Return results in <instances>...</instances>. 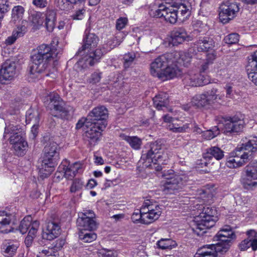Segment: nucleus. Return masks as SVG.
I'll use <instances>...</instances> for the list:
<instances>
[{
  "label": "nucleus",
  "mask_w": 257,
  "mask_h": 257,
  "mask_svg": "<svg viewBox=\"0 0 257 257\" xmlns=\"http://www.w3.org/2000/svg\"><path fill=\"white\" fill-rule=\"evenodd\" d=\"M150 15L153 17L164 18L171 24H175L179 19L181 21L188 18L190 15L189 7L182 3H174L172 5L158 4L154 9L150 11Z\"/></svg>",
  "instance_id": "obj_1"
},
{
  "label": "nucleus",
  "mask_w": 257,
  "mask_h": 257,
  "mask_svg": "<svg viewBox=\"0 0 257 257\" xmlns=\"http://www.w3.org/2000/svg\"><path fill=\"white\" fill-rule=\"evenodd\" d=\"M58 54L56 50L52 49L47 45L39 46L31 56L32 63L30 67V73L37 77L38 74L46 69L49 65L57 61Z\"/></svg>",
  "instance_id": "obj_2"
},
{
  "label": "nucleus",
  "mask_w": 257,
  "mask_h": 257,
  "mask_svg": "<svg viewBox=\"0 0 257 257\" xmlns=\"http://www.w3.org/2000/svg\"><path fill=\"white\" fill-rule=\"evenodd\" d=\"M257 151V138H253L245 144L238 146L232 155L228 158L226 165L230 168L240 167L246 163L253 153Z\"/></svg>",
  "instance_id": "obj_3"
},
{
  "label": "nucleus",
  "mask_w": 257,
  "mask_h": 257,
  "mask_svg": "<svg viewBox=\"0 0 257 257\" xmlns=\"http://www.w3.org/2000/svg\"><path fill=\"white\" fill-rule=\"evenodd\" d=\"M59 149L58 145L55 142L50 143L44 148V156L39 169L41 177H47L54 171L59 159Z\"/></svg>",
  "instance_id": "obj_4"
},
{
  "label": "nucleus",
  "mask_w": 257,
  "mask_h": 257,
  "mask_svg": "<svg viewBox=\"0 0 257 257\" xmlns=\"http://www.w3.org/2000/svg\"><path fill=\"white\" fill-rule=\"evenodd\" d=\"M216 209L212 207H204L199 215L195 217L196 229L205 232V230L213 227L217 220Z\"/></svg>",
  "instance_id": "obj_5"
},
{
  "label": "nucleus",
  "mask_w": 257,
  "mask_h": 257,
  "mask_svg": "<svg viewBox=\"0 0 257 257\" xmlns=\"http://www.w3.org/2000/svg\"><path fill=\"white\" fill-rule=\"evenodd\" d=\"M218 241L219 242L215 244L205 245L199 248L195 253V257H216L218 253L223 254L227 252L231 245V243H229L227 240H225L226 242Z\"/></svg>",
  "instance_id": "obj_6"
},
{
  "label": "nucleus",
  "mask_w": 257,
  "mask_h": 257,
  "mask_svg": "<svg viewBox=\"0 0 257 257\" xmlns=\"http://www.w3.org/2000/svg\"><path fill=\"white\" fill-rule=\"evenodd\" d=\"M150 146V149L143 155V157L155 164H166L169 157L162 144L158 142H155L151 143Z\"/></svg>",
  "instance_id": "obj_7"
},
{
  "label": "nucleus",
  "mask_w": 257,
  "mask_h": 257,
  "mask_svg": "<svg viewBox=\"0 0 257 257\" xmlns=\"http://www.w3.org/2000/svg\"><path fill=\"white\" fill-rule=\"evenodd\" d=\"M240 10L239 4L229 0L223 2L219 7V19L223 24L229 22L236 17Z\"/></svg>",
  "instance_id": "obj_8"
},
{
  "label": "nucleus",
  "mask_w": 257,
  "mask_h": 257,
  "mask_svg": "<svg viewBox=\"0 0 257 257\" xmlns=\"http://www.w3.org/2000/svg\"><path fill=\"white\" fill-rule=\"evenodd\" d=\"M162 212V206L152 200H147L143 204V217L146 224L157 220Z\"/></svg>",
  "instance_id": "obj_9"
},
{
  "label": "nucleus",
  "mask_w": 257,
  "mask_h": 257,
  "mask_svg": "<svg viewBox=\"0 0 257 257\" xmlns=\"http://www.w3.org/2000/svg\"><path fill=\"white\" fill-rule=\"evenodd\" d=\"M108 116L107 109L104 106H98L89 112L86 121L90 120L94 125L97 124V128L104 131L107 125V118Z\"/></svg>",
  "instance_id": "obj_10"
},
{
  "label": "nucleus",
  "mask_w": 257,
  "mask_h": 257,
  "mask_svg": "<svg viewBox=\"0 0 257 257\" xmlns=\"http://www.w3.org/2000/svg\"><path fill=\"white\" fill-rule=\"evenodd\" d=\"M77 223L80 231H92L97 227L95 214L91 210H83L82 212L79 213Z\"/></svg>",
  "instance_id": "obj_11"
},
{
  "label": "nucleus",
  "mask_w": 257,
  "mask_h": 257,
  "mask_svg": "<svg viewBox=\"0 0 257 257\" xmlns=\"http://www.w3.org/2000/svg\"><path fill=\"white\" fill-rule=\"evenodd\" d=\"M46 99H44V102L46 103L49 100V104L51 106V113L53 116L62 118L67 117L68 111L63 107L62 100L58 94L50 93Z\"/></svg>",
  "instance_id": "obj_12"
},
{
  "label": "nucleus",
  "mask_w": 257,
  "mask_h": 257,
  "mask_svg": "<svg viewBox=\"0 0 257 257\" xmlns=\"http://www.w3.org/2000/svg\"><path fill=\"white\" fill-rule=\"evenodd\" d=\"M163 177L166 179L162 186V190L165 193H174L176 191L181 188L182 178L179 175H174L173 170H170L168 174H164Z\"/></svg>",
  "instance_id": "obj_13"
},
{
  "label": "nucleus",
  "mask_w": 257,
  "mask_h": 257,
  "mask_svg": "<svg viewBox=\"0 0 257 257\" xmlns=\"http://www.w3.org/2000/svg\"><path fill=\"white\" fill-rule=\"evenodd\" d=\"M184 83L191 86H200L211 83L209 76L202 75L195 70H190L184 75Z\"/></svg>",
  "instance_id": "obj_14"
},
{
  "label": "nucleus",
  "mask_w": 257,
  "mask_h": 257,
  "mask_svg": "<svg viewBox=\"0 0 257 257\" xmlns=\"http://www.w3.org/2000/svg\"><path fill=\"white\" fill-rule=\"evenodd\" d=\"M172 56L167 53L156 58L150 65L151 75L160 79L167 64L172 63Z\"/></svg>",
  "instance_id": "obj_15"
},
{
  "label": "nucleus",
  "mask_w": 257,
  "mask_h": 257,
  "mask_svg": "<svg viewBox=\"0 0 257 257\" xmlns=\"http://www.w3.org/2000/svg\"><path fill=\"white\" fill-rule=\"evenodd\" d=\"M245 125L244 116L236 114L226 118L223 123V130L226 133H238L243 129Z\"/></svg>",
  "instance_id": "obj_16"
},
{
  "label": "nucleus",
  "mask_w": 257,
  "mask_h": 257,
  "mask_svg": "<svg viewBox=\"0 0 257 257\" xmlns=\"http://www.w3.org/2000/svg\"><path fill=\"white\" fill-rule=\"evenodd\" d=\"M241 182L246 189H251L257 186V162L253 165L246 167Z\"/></svg>",
  "instance_id": "obj_17"
},
{
  "label": "nucleus",
  "mask_w": 257,
  "mask_h": 257,
  "mask_svg": "<svg viewBox=\"0 0 257 257\" xmlns=\"http://www.w3.org/2000/svg\"><path fill=\"white\" fill-rule=\"evenodd\" d=\"M83 125L87 128L85 133V140L88 142L90 146H94L100 141L101 132L103 131L97 128V124L94 125L93 123L89 121H86Z\"/></svg>",
  "instance_id": "obj_18"
},
{
  "label": "nucleus",
  "mask_w": 257,
  "mask_h": 257,
  "mask_svg": "<svg viewBox=\"0 0 257 257\" xmlns=\"http://www.w3.org/2000/svg\"><path fill=\"white\" fill-rule=\"evenodd\" d=\"M163 119L164 122L167 124V128L173 133H185L188 132L190 129V124L188 123L183 124L181 121L172 117L169 115H164Z\"/></svg>",
  "instance_id": "obj_19"
},
{
  "label": "nucleus",
  "mask_w": 257,
  "mask_h": 257,
  "mask_svg": "<svg viewBox=\"0 0 257 257\" xmlns=\"http://www.w3.org/2000/svg\"><path fill=\"white\" fill-rule=\"evenodd\" d=\"M199 32L200 31L198 30L194 29L190 34H188L184 29L179 28L172 32L171 43L173 45L176 46L182 43L185 41H192L195 35Z\"/></svg>",
  "instance_id": "obj_20"
},
{
  "label": "nucleus",
  "mask_w": 257,
  "mask_h": 257,
  "mask_svg": "<svg viewBox=\"0 0 257 257\" xmlns=\"http://www.w3.org/2000/svg\"><path fill=\"white\" fill-rule=\"evenodd\" d=\"M15 63L10 60H7L2 65L0 69V81L3 84H7L12 80L16 74Z\"/></svg>",
  "instance_id": "obj_21"
},
{
  "label": "nucleus",
  "mask_w": 257,
  "mask_h": 257,
  "mask_svg": "<svg viewBox=\"0 0 257 257\" xmlns=\"http://www.w3.org/2000/svg\"><path fill=\"white\" fill-rule=\"evenodd\" d=\"M7 134L10 135L9 139L11 143V139L13 138L16 142L18 143L22 141L21 140H25V127H21L18 125H15L13 124H10L5 128L4 138L6 137Z\"/></svg>",
  "instance_id": "obj_22"
},
{
  "label": "nucleus",
  "mask_w": 257,
  "mask_h": 257,
  "mask_svg": "<svg viewBox=\"0 0 257 257\" xmlns=\"http://www.w3.org/2000/svg\"><path fill=\"white\" fill-rule=\"evenodd\" d=\"M60 233V226L55 222H48L43 228L42 237L43 239L52 240L58 236Z\"/></svg>",
  "instance_id": "obj_23"
},
{
  "label": "nucleus",
  "mask_w": 257,
  "mask_h": 257,
  "mask_svg": "<svg viewBox=\"0 0 257 257\" xmlns=\"http://www.w3.org/2000/svg\"><path fill=\"white\" fill-rule=\"evenodd\" d=\"M192 50L193 49L191 48L189 52H174L170 53L172 55V63L187 66L191 62L193 56L191 54Z\"/></svg>",
  "instance_id": "obj_24"
},
{
  "label": "nucleus",
  "mask_w": 257,
  "mask_h": 257,
  "mask_svg": "<svg viewBox=\"0 0 257 257\" xmlns=\"http://www.w3.org/2000/svg\"><path fill=\"white\" fill-rule=\"evenodd\" d=\"M27 21L26 20L22 21L21 24L18 26L13 30L12 35L5 40V44L7 45L13 44L18 38L23 37L26 34L27 31Z\"/></svg>",
  "instance_id": "obj_25"
},
{
  "label": "nucleus",
  "mask_w": 257,
  "mask_h": 257,
  "mask_svg": "<svg viewBox=\"0 0 257 257\" xmlns=\"http://www.w3.org/2000/svg\"><path fill=\"white\" fill-rule=\"evenodd\" d=\"M181 73L182 71L177 63H170L165 67L160 79L165 81L173 79L181 75Z\"/></svg>",
  "instance_id": "obj_26"
},
{
  "label": "nucleus",
  "mask_w": 257,
  "mask_h": 257,
  "mask_svg": "<svg viewBox=\"0 0 257 257\" xmlns=\"http://www.w3.org/2000/svg\"><path fill=\"white\" fill-rule=\"evenodd\" d=\"M212 157L215 158L217 160H220L224 157V152L219 148L217 147H212L206 150V152L203 154V158L204 161L202 164H204L205 166H207L208 163L207 161L212 160Z\"/></svg>",
  "instance_id": "obj_27"
},
{
  "label": "nucleus",
  "mask_w": 257,
  "mask_h": 257,
  "mask_svg": "<svg viewBox=\"0 0 257 257\" xmlns=\"http://www.w3.org/2000/svg\"><path fill=\"white\" fill-rule=\"evenodd\" d=\"M98 42V38L95 34L90 33L86 35L83 39V44L82 47L78 50V52L81 53V51L86 50L89 52L97 46Z\"/></svg>",
  "instance_id": "obj_28"
},
{
  "label": "nucleus",
  "mask_w": 257,
  "mask_h": 257,
  "mask_svg": "<svg viewBox=\"0 0 257 257\" xmlns=\"http://www.w3.org/2000/svg\"><path fill=\"white\" fill-rule=\"evenodd\" d=\"M247 60L246 70L249 79L257 73V50L248 57Z\"/></svg>",
  "instance_id": "obj_29"
},
{
  "label": "nucleus",
  "mask_w": 257,
  "mask_h": 257,
  "mask_svg": "<svg viewBox=\"0 0 257 257\" xmlns=\"http://www.w3.org/2000/svg\"><path fill=\"white\" fill-rule=\"evenodd\" d=\"M214 42L208 37H200L194 44V48L197 49L199 52H206L214 47Z\"/></svg>",
  "instance_id": "obj_30"
},
{
  "label": "nucleus",
  "mask_w": 257,
  "mask_h": 257,
  "mask_svg": "<svg viewBox=\"0 0 257 257\" xmlns=\"http://www.w3.org/2000/svg\"><path fill=\"white\" fill-rule=\"evenodd\" d=\"M209 105L215 103H221L223 102L224 95L219 92L217 88H212L205 92Z\"/></svg>",
  "instance_id": "obj_31"
},
{
  "label": "nucleus",
  "mask_w": 257,
  "mask_h": 257,
  "mask_svg": "<svg viewBox=\"0 0 257 257\" xmlns=\"http://www.w3.org/2000/svg\"><path fill=\"white\" fill-rule=\"evenodd\" d=\"M153 102L155 107L158 110H164L165 108H167L169 105V100L168 94L165 92L159 93L153 98Z\"/></svg>",
  "instance_id": "obj_32"
},
{
  "label": "nucleus",
  "mask_w": 257,
  "mask_h": 257,
  "mask_svg": "<svg viewBox=\"0 0 257 257\" xmlns=\"http://www.w3.org/2000/svg\"><path fill=\"white\" fill-rule=\"evenodd\" d=\"M67 164V162L65 161L63 164ZM64 167L63 168V171H64V176L68 179H71L73 178L76 173H77L79 170L81 168V165L77 162H76L71 165H62Z\"/></svg>",
  "instance_id": "obj_33"
},
{
  "label": "nucleus",
  "mask_w": 257,
  "mask_h": 257,
  "mask_svg": "<svg viewBox=\"0 0 257 257\" xmlns=\"http://www.w3.org/2000/svg\"><path fill=\"white\" fill-rule=\"evenodd\" d=\"M234 236L235 235L230 227L226 226L220 229L214 238H216L217 240H222L225 242V240H227L229 243H231V239L233 238Z\"/></svg>",
  "instance_id": "obj_34"
},
{
  "label": "nucleus",
  "mask_w": 257,
  "mask_h": 257,
  "mask_svg": "<svg viewBox=\"0 0 257 257\" xmlns=\"http://www.w3.org/2000/svg\"><path fill=\"white\" fill-rule=\"evenodd\" d=\"M106 53L104 52V50L102 51L101 49H96L94 51L90 52L89 56H86L83 59L85 61L86 65L88 64L90 66H93Z\"/></svg>",
  "instance_id": "obj_35"
},
{
  "label": "nucleus",
  "mask_w": 257,
  "mask_h": 257,
  "mask_svg": "<svg viewBox=\"0 0 257 257\" xmlns=\"http://www.w3.org/2000/svg\"><path fill=\"white\" fill-rule=\"evenodd\" d=\"M11 221L10 215L5 212H0V232L7 233L13 231V228L10 225Z\"/></svg>",
  "instance_id": "obj_36"
},
{
  "label": "nucleus",
  "mask_w": 257,
  "mask_h": 257,
  "mask_svg": "<svg viewBox=\"0 0 257 257\" xmlns=\"http://www.w3.org/2000/svg\"><path fill=\"white\" fill-rule=\"evenodd\" d=\"M119 137L121 140L126 141L135 150L140 149L142 145V140L137 136H128L124 134H121Z\"/></svg>",
  "instance_id": "obj_37"
},
{
  "label": "nucleus",
  "mask_w": 257,
  "mask_h": 257,
  "mask_svg": "<svg viewBox=\"0 0 257 257\" xmlns=\"http://www.w3.org/2000/svg\"><path fill=\"white\" fill-rule=\"evenodd\" d=\"M29 21L34 30L39 29L44 22L43 14L40 12H34L30 16Z\"/></svg>",
  "instance_id": "obj_38"
},
{
  "label": "nucleus",
  "mask_w": 257,
  "mask_h": 257,
  "mask_svg": "<svg viewBox=\"0 0 257 257\" xmlns=\"http://www.w3.org/2000/svg\"><path fill=\"white\" fill-rule=\"evenodd\" d=\"M191 102L193 105L199 108L204 107L209 105L205 92L194 96L191 99Z\"/></svg>",
  "instance_id": "obj_39"
},
{
  "label": "nucleus",
  "mask_w": 257,
  "mask_h": 257,
  "mask_svg": "<svg viewBox=\"0 0 257 257\" xmlns=\"http://www.w3.org/2000/svg\"><path fill=\"white\" fill-rule=\"evenodd\" d=\"M19 243L17 242H12L6 241L2 248L3 254L6 256H12L18 249Z\"/></svg>",
  "instance_id": "obj_40"
},
{
  "label": "nucleus",
  "mask_w": 257,
  "mask_h": 257,
  "mask_svg": "<svg viewBox=\"0 0 257 257\" xmlns=\"http://www.w3.org/2000/svg\"><path fill=\"white\" fill-rule=\"evenodd\" d=\"M56 13L54 11L48 10L46 14L45 26L49 32H52L55 26Z\"/></svg>",
  "instance_id": "obj_41"
},
{
  "label": "nucleus",
  "mask_w": 257,
  "mask_h": 257,
  "mask_svg": "<svg viewBox=\"0 0 257 257\" xmlns=\"http://www.w3.org/2000/svg\"><path fill=\"white\" fill-rule=\"evenodd\" d=\"M21 140L22 141L18 143L15 141L13 138L11 139V144L13 145V148L18 156L23 155L24 151L28 147V144L25 140Z\"/></svg>",
  "instance_id": "obj_42"
},
{
  "label": "nucleus",
  "mask_w": 257,
  "mask_h": 257,
  "mask_svg": "<svg viewBox=\"0 0 257 257\" xmlns=\"http://www.w3.org/2000/svg\"><path fill=\"white\" fill-rule=\"evenodd\" d=\"M39 221L35 220L32 224V227L29 230L28 234L25 240V244L27 246H29L32 244L33 239L39 228Z\"/></svg>",
  "instance_id": "obj_43"
},
{
  "label": "nucleus",
  "mask_w": 257,
  "mask_h": 257,
  "mask_svg": "<svg viewBox=\"0 0 257 257\" xmlns=\"http://www.w3.org/2000/svg\"><path fill=\"white\" fill-rule=\"evenodd\" d=\"M24 13L25 9L22 6L14 7L12 10L11 21L15 24L19 22L23 19Z\"/></svg>",
  "instance_id": "obj_44"
},
{
  "label": "nucleus",
  "mask_w": 257,
  "mask_h": 257,
  "mask_svg": "<svg viewBox=\"0 0 257 257\" xmlns=\"http://www.w3.org/2000/svg\"><path fill=\"white\" fill-rule=\"evenodd\" d=\"M157 244L162 249H171L177 245L176 242L170 238H161L157 241Z\"/></svg>",
  "instance_id": "obj_45"
},
{
  "label": "nucleus",
  "mask_w": 257,
  "mask_h": 257,
  "mask_svg": "<svg viewBox=\"0 0 257 257\" xmlns=\"http://www.w3.org/2000/svg\"><path fill=\"white\" fill-rule=\"evenodd\" d=\"M26 121L27 123L31 122L34 123H39V113L37 110L29 109L26 112Z\"/></svg>",
  "instance_id": "obj_46"
},
{
  "label": "nucleus",
  "mask_w": 257,
  "mask_h": 257,
  "mask_svg": "<svg viewBox=\"0 0 257 257\" xmlns=\"http://www.w3.org/2000/svg\"><path fill=\"white\" fill-rule=\"evenodd\" d=\"M34 221H32V217L30 216L24 217L21 221L19 226V230L21 233L22 234H25L29 229L30 230L32 226V224Z\"/></svg>",
  "instance_id": "obj_47"
},
{
  "label": "nucleus",
  "mask_w": 257,
  "mask_h": 257,
  "mask_svg": "<svg viewBox=\"0 0 257 257\" xmlns=\"http://www.w3.org/2000/svg\"><path fill=\"white\" fill-rule=\"evenodd\" d=\"M79 237L84 242H91L96 239L97 235L92 232L84 233L83 231H80Z\"/></svg>",
  "instance_id": "obj_48"
},
{
  "label": "nucleus",
  "mask_w": 257,
  "mask_h": 257,
  "mask_svg": "<svg viewBox=\"0 0 257 257\" xmlns=\"http://www.w3.org/2000/svg\"><path fill=\"white\" fill-rule=\"evenodd\" d=\"M219 134V128L217 126L213 127L211 130L204 131L202 137L206 140H210Z\"/></svg>",
  "instance_id": "obj_49"
},
{
  "label": "nucleus",
  "mask_w": 257,
  "mask_h": 257,
  "mask_svg": "<svg viewBox=\"0 0 257 257\" xmlns=\"http://www.w3.org/2000/svg\"><path fill=\"white\" fill-rule=\"evenodd\" d=\"M84 186V181L80 179H75L72 182L70 191L71 193H75L81 190Z\"/></svg>",
  "instance_id": "obj_50"
},
{
  "label": "nucleus",
  "mask_w": 257,
  "mask_h": 257,
  "mask_svg": "<svg viewBox=\"0 0 257 257\" xmlns=\"http://www.w3.org/2000/svg\"><path fill=\"white\" fill-rule=\"evenodd\" d=\"M144 213L143 212V206L140 210H138L137 211L134 212L132 216V220L134 223L141 222L146 224L145 220L143 219Z\"/></svg>",
  "instance_id": "obj_51"
},
{
  "label": "nucleus",
  "mask_w": 257,
  "mask_h": 257,
  "mask_svg": "<svg viewBox=\"0 0 257 257\" xmlns=\"http://www.w3.org/2000/svg\"><path fill=\"white\" fill-rule=\"evenodd\" d=\"M224 41L228 45L236 44L239 41V35L236 33L230 34L224 37Z\"/></svg>",
  "instance_id": "obj_52"
},
{
  "label": "nucleus",
  "mask_w": 257,
  "mask_h": 257,
  "mask_svg": "<svg viewBox=\"0 0 257 257\" xmlns=\"http://www.w3.org/2000/svg\"><path fill=\"white\" fill-rule=\"evenodd\" d=\"M136 58V55L134 53H128L125 54L123 57L124 66L125 68L128 67Z\"/></svg>",
  "instance_id": "obj_53"
},
{
  "label": "nucleus",
  "mask_w": 257,
  "mask_h": 257,
  "mask_svg": "<svg viewBox=\"0 0 257 257\" xmlns=\"http://www.w3.org/2000/svg\"><path fill=\"white\" fill-rule=\"evenodd\" d=\"M41 257H58V253L53 249L42 250L40 252Z\"/></svg>",
  "instance_id": "obj_54"
},
{
  "label": "nucleus",
  "mask_w": 257,
  "mask_h": 257,
  "mask_svg": "<svg viewBox=\"0 0 257 257\" xmlns=\"http://www.w3.org/2000/svg\"><path fill=\"white\" fill-rule=\"evenodd\" d=\"M128 20L125 17H120L116 20L115 27L117 30L123 29L127 25Z\"/></svg>",
  "instance_id": "obj_55"
},
{
  "label": "nucleus",
  "mask_w": 257,
  "mask_h": 257,
  "mask_svg": "<svg viewBox=\"0 0 257 257\" xmlns=\"http://www.w3.org/2000/svg\"><path fill=\"white\" fill-rule=\"evenodd\" d=\"M101 78V73L96 71L93 73L88 79V82L92 84L98 83Z\"/></svg>",
  "instance_id": "obj_56"
},
{
  "label": "nucleus",
  "mask_w": 257,
  "mask_h": 257,
  "mask_svg": "<svg viewBox=\"0 0 257 257\" xmlns=\"http://www.w3.org/2000/svg\"><path fill=\"white\" fill-rule=\"evenodd\" d=\"M120 41H118L116 38L113 39L112 40L108 41L106 44L107 48L106 50H104V52L107 53L116 46H118L120 44Z\"/></svg>",
  "instance_id": "obj_57"
},
{
  "label": "nucleus",
  "mask_w": 257,
  "mask_h": 257,
  "mask_svg": "<svg viewBox=\"0 0 257 257\" xmlns=\"http://www.w3.org/2000/svg\"><path fill=\"white\" fill-rule=\"evenodd\" d=\"M98 252L99 255L102 257H114V253L112 250L103 248L100 249Z\"/></svg>",
  "instance_id": "obj_58"
},
{
  "label": "nucleus",
  "mask_w": 257,
  "mask_h": 257,
  "mask_svg": "<svg viewBox=\"0 0 257 257\" xmlns=\"http://www.w3.org/2000/svg\"><path fill=\"white\" fill-rule=\"evenodd\" d=\"M85 10L84 9H81L77 11L75 14L72 16V18L74 20H80L84 18Z\"/></svg>",
  "instance_id": "obj_59"
},
{
  "label": "nucleus",
  "mask_w": 257,
  "mask_h": 257,
  "mask_svg": "<svg viewBox=\"0 0 257 257\" xmlns=\"http://www.w3.org/2000/svg\"><path fill=\"white\" fill-rule=\"evenodd\" d=\"M250 247L249 238L245 239L239 244V247L241 250H245Z\"/></svg>",
  "instance_id": "obj_60"
},
{
  "label": "nucleus",
  "mask_w": 257,
  "mask_h": 257,
  "mask_svg": "<svg viewBox=\"0 0 257 257\" xmlns=\"http://www.w3.org/2000/svg\"><path fill=\"white\" fill-rule=\"evenodd\" d=\"M198 67L201 72H204L208 68L209 62L205 60H202L199 61Z\"/></svg>",
  "instance_id": "obj_61"
},
{
  "label": "nucleus",
  "mask_w": 257,
  "mask_h": 257,
  "mask_svg": "<svg viewBox=\"0 0 257 257\" xmlns=\"http://www.w3.org/2000/svg\"><path fill=\"white\" fill-rule=\"evenodd\" d=\"M32 3L36 7L40 8L46 7L47 4L46 0H33Z\"/></svg>",
  "instance_id": "obj_62"
},
{
  "label": "nucleus",
  "mask_w": 257,
  "mask_h": 257,
  "mask_svg": "<svg viewBox=\"0 0 257 257\" xmlns=\"http://www.w3.org/2000/svg\"><path fill=\"white\" fill-rule=\"evenodd\" d=\"M39 123H34L33 124V126L31 131L32 138L33 139L36 137L38 133Z\"/></svg>",
  "instance_id": "obj_63"
},
{
  "label": "nucleus",
  "mask_w": 257,
  "mask_h": 257,
  "mask_svg": "<svg viewBox=\"0 0 257 257\" xmlns=\"http://www.w3.org/2000/svg\"><path fill=\"white\" fill-rule=\"evenodd\" d=\"M8 5L3 3H0V21L4 18V14L8 11Z\"/></svg>",
  "instance_id": "obj_64"
}]
</instances>
